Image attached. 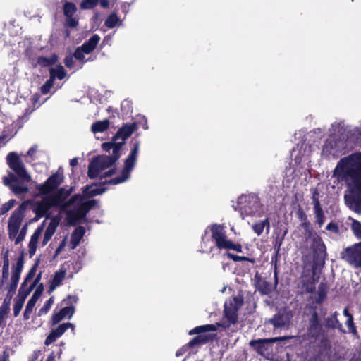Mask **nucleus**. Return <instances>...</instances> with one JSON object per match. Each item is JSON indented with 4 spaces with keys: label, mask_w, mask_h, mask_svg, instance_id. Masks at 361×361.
Instances as JSON below:
<instances>
[{
    "label": "nucleus",
    "mask_w": 361,
    "mask_h": 361,
    "mask_svg": "<svg viewBox=\"0 0 361 361\" xmlns=\"http://www.w3.org/2000/svg\"><path fill=\"white\" fill-rule=\"evenodd\" d=\"M35 276V274L34 275ZM35 276H33L29 281V283H30V285L28 288L27 290H25V291H29V293H30V291L35 288V286H37V284L39 283V281H40V279H41V274H39L37 275V276L35 279V280L33 281H32V279L34 278ZM28 283V282L25 284V286Z\"/></svg>",
    "instance_id": "obj_48"
},
{
    "label": "nucleus",
    "mask_w": 361,
    "mask_h": 361,
    "mask_svg": "<svg viewBox=\"0 0 361 361\" xmlns=\"http://www.w3.org/2000/svg\"><path fill=\"white\" fill-rule=\"evenodd\" d=\"M112 174L111 170H109L108 172L105 173L106 176H109Z\"/></svg>",
    "instance_id": "obj_64"
},
{
    "label": "nucleus",
    "mask_w": 361,
    "mask_h": 361,
    "mask_svg": "<svg viewBox=\"0 0 361 361\" xmlns=\"http://www.w3.org/2000/svg\"><path fill=\"white\" fill-rule=\"evenodd\" d=\"M242 305V300L238 298H233L225 302L224 317L226 322L224 327H229L231 325L236 323L238 319V310Z\"/></svg>",
    "instance_id": "obj_12"
},
{
    "label": "nucleus",
    "mask_w": 361,
    "mask_h": 361,
    "mask_svg": "<svg viewBox=\"0 0 361 361\" xmlns=\"http://www.w3.org/2000/svg\"><path fill=\"white\" fill-rule=\"evenodd\" d=\"M118 159V155L99 156L93 159L88 166L89 177L91 178L98 177L102 171L110 167Z\"/></svg>",
    "instance_id": "obj_9"
},
{
    "label": "nucleus",
    "mask_w": 361,
    "mask_h": 361,
    "mask_svg": "<svg viewBox=\"0 0 361 361\" xmlns=\"http://www.w3.org/2000/svg\"><path fill=\"white\" fill-rule=\"evenodd\" d=\"M66 238H65L61 241V243H60V245L57 247V249H56V250L55 252V255H58L59 254H60L63 250V249L66 247Z\"/></svg>",
    "instance_id": "obj_53"
},
{
    "label": "nucleus",
    "mask_w": 361,
    "mask_h": 361,
    "mask_svg": "<svg viewBox=\"0 0 361 361\" xmlns=\"http://www.w3.org/2000/svg\"><path fill=\"white\" fill-rule=\"evenodd\" d=\"M37 269L36 267L34 266L29 271L24 282L22 283L21 287L19 290L18 294L14 300L13 304V315L14 317H18L20 314L23 306L24 305L25 300L27 296L29 295V291H25V284L30 281V280L34 276L35 274H36Z\"/></svg>",
    "instance_id": "obj_13"
},
{
    "label": "nucleus",
    "mask_w": 361,
    "mask_h": 361,
    "mask_svg": "<svg viewBox=\"0 0 361 361\" xmlns=\"http://www.w3.org/2000/svg\"><path fill=\"white\" fill-rule=\"evenodd\" d=\"M326 230L334 233H338L339 232V228L338 225L334 223H329L326 226Z\"/></svg>",
    "instance_id": "obj_51"
},
{
    "label": "nucleus",
    "mask_w": 361,
    "mask_h": 361,
    "mask_svg": "<svg viewBox=\"0 0 361 361\" xmlns=\"http://www.w3.org/2000/svg\"><path fill=\"white\" fill-rule=\"evenodd\" d=\"M201 341H202V339H201L200 336L195 337V338H193L191 341H190L188 343V345L183 346L181 349L178 350L176 352V355L177 357H180V356L183 355L189 348H191V347L200 343Z\"/></svg>",
    "instance_id": "obj_33"
},
{
    "label": "nucleus",
    "mask_w": 361,
    "mask_h": 361,
    "mask_svg": "<svg viewBox=\"0 0 361 361\" xmlns=\"http://www.w3.org/2000/svg\"><path fill=\"white\" fill-rule=\"evenodd\" d=\"M238 204L243 218L245 216L261 217L264 214V208L256 195H242L238 199Z\"/></svg>",
    "instance_id": "obj_6"
},
{
    "label": "nucleus",
    "mask_w": 361,
    "mask_h": 361,
    "mask_svg": "<svg viewBox=\"0 0 361 361\" xmlns=\"http://www.w3.org/2000/svg\"><path fill=\"white\" fill-rule=\"evenodd\" d=\"M321 329V325L316 312H314L310 319L309 332L312 336H317Z\"/></svg>",
    "instance_id": "obj_25"
},
{
    "label": "nucleus",
    "mask_w": 361,
    "mask_h": 361,
    "mask_svg": "<svg viewBox=\"0 0 361 361\" xmlns=\"http://www.w3.org/2000/svg\"><path fill=\"white\" fill-rule=\"evenodd\" d=\"M9 275V259L7 255L4 257L3 268H2V277L7 279Z\"/></svg>",
    "instance_id": "obj_40"
},
{
    "label": "nucleus",
    "mask_w": 361,
    "mask_h": 361,
    "mask_svg": "<svg viewBox=\"0 0 361 361\" xmlns=\"http://www.w3.org/2000/svg\"><path fill=\"white\" fill-rule=\"evenodd\" d=\"M119 23V19L116 14L110 15L105 21V25L109 28H113Z\"/></svg>",
    "instance_id": "obj_38"
},
{
    "label": "nucleus",
    "mask_w": 361,
    "mask_h": 361,
    "mask_svg": "<svg viewBox=\"0 0 361 361\" xmlns=\"http://www.w3.org/2000/svg\"><path fill=\"white\" fill-rule=\"evenodd\" d=\"M136 128L137 125L135 123L125 125L114 135L116 140H118L120 143L123 145L126 140L133 134Z\"/></svg>",
    "instance_id": "obj_21"
},
{
    "label": "nucleus",
    "mask_w": 361,
    "mask_h": 361,
    "mask_svg": "<svg viewBox=\"0 0 361 361\" xmlns=\"http://www.w3.org/2000/svg\"><path fill=\"white\" fill-rule=\"evenodd\" d=\"M36 152V148L32 147L27 152V156L32 157Z\"/></svg>",
    "instance_id": "obj_58"
},
{
    "label": "nucleus",
    "mask_w": 361,
    "mask_h": 361,
    "mask_svg": "<svg viewBox=\"0 0 361 361\" xmlns=\"http://www.w3.org/2000/svg\"><path fill=\"white\" fill-rule=\"evenodd\" d=\"M9 167L24 181H30V176L27 173L23 161L15 152H10L6 157Z\"/></svg>",
    "instance_id": "obj_14"
},
{
    "label": "nucleus",
    "mask_w": 361,
    "mask_h": 361,
    "mask_svg": "<svg viewBox=\"0 0 361 361\" xmlns=\"http://www.w3.org/2000/svg\"><path fill=\"white\" fill-rule=\"evenodd\" d=\"M318 297L316 298V302H318V303H320L322 302L324 298H326V292L324 289L322 288H319V290H318Z\"/></svg>",
    "instance_id": "obj_52"
},
{
    "label": "nucleus",
    "mask_w": 361,
    "mask_h": 361,
    "mask_svg": "<svg viewBox=\"0 0 361 361\" xmlns=\"http://www.w3.org/2000/svg\"><path fill=\"white\" fill-rule=\"evenodd\" d=\"M98 3V0H82L80 7L83 9H90L94 7Z\"/></svg>",
    "instance_id": "obj_42"
},
{
    "label": "nucleus",
    "mask_w": 361,
    "mask_h": 361,
    "mask_svg": "<svg viewBox=\"0 0 361 361\" xmlns=\"http://www.w3.org/2000/svg\"><path fill=\"white\" fill-rule=\"evenodd\" d=\"M338 312H335L331 319L328 321L327 322V324L328 326H331V327H334V328H336L337 326V324H338V322L337 320V316H338Z\"/></svg>",
    "instance_id": "obj_49"
},
{
    "label": "nucleus",
    "mask_w": 361,
    "mask_h": 361,
    "mask_svg": "<svg viewBox=\"0 0 361 361\" xmlns=\"http://www.w3.org/2000/svg\"><path fill=\"white\" fill-rule=\"evenodd\" d=\"M252 228L257 235H260L264 230H266L267 233H268L270 230L269 218L266 217L263 220L254 223L252 225Z\"/></svg>",
    "instance_id": "obj_24"
},
{
    "label": "nucleus",
    "mask_w": 361,
    "mask_h": 361,
    "mask_svg": "<svg viewBox=\"0 0 361 361\" xmlns=\"http://www.w3.org/2000/svg\"><path fill=\"white\" fill-rule=\"evenodd\" d=\"M85 233V229L82 226H78L75 229L71 235V249H75L80 243L82 238Z\"/></svg>",
    "instance_id": "obj_27"
},
{
    "label": "nucleus",
    "mask_w": 361,
    "mask_h": 361,
    "mask_svg": "<svg viewBox=\"0 0 361 361\" xmlns=\"http://www.w3.org/2000/svg\"><path fill=\"white\" fill-rule=\"evenodd\" d=\"M24 262L23 258L20 257L18 259L16 264L13 267L12 274L11 278V281L13 283H18L20 274L22 272L23 268Z\"/></svg>",
    "instance_id": "obj_26"
},
{
    "label": "nucleus",
    "mask_w": 361,
    "mask_h": 361,
    "mask_svg": "<svg viewBox=\"0 0 361 361\" xmlns=\"http://www.w3.org/2000/svg\"><path fill=\"white\" fill-rule=\"evenodd\" d=\"M18 283H13L12 281L10 282L9 284V291L10 292H14L17 288Z\"/></svg>",
    "instance_id": "obj_56"
},
{
    "label": "nucleus",
    "mask_w": 361,
    "mask_h": 361,
    "mask_svg": "<svg viewBox=\"0 0 361 361\" xmlns=\"http://www.w3.org/2000/svg\"><path fill=\"white\" fill-rule=\"evenodd\" d=\"M25 208L23 205L15 209L8 222V234L11 240L13 241L15 245L20 244L24 239L27 233V225L22 226L24 218Z\"/></svg>",
    "instance_id": "obj_3"
},
{
    "label": "nucleus",
    "mask_w": 361,
    "mask_h": 361,
    "mask_svg": "<svg viewBox=\"0 0 361 361\" xmlns=\"http://www.w3.org/2000/svg\"><path fill=\"white\" fill-rule=\"evenodd\" d=\"M333 178L337 183H343L347 188L345 195L347 206L357 214H361V152L343 157L337 163L333 171Z\"/></svg>",
    "instance_id": "obj_1"
},
{
    "label": "nucleus",
    "mask_w": 361,
    "mask_h": 361,
    "mask_svg": "<svg viewBox=\"0 0 361 361\" xmlns=\"http://www.w3.org/2000/svg\"><path fill=\"white\" fill-rule=\"evenodd\" d=\"M53 303H54V298L51 297L46 302V303L44 305V306L39 310L38 315L42 316L43 314H47L49 312V310H50Z\"/></svg>",
    "instance_id": "obj_41"
},
{
    "label": "nucleus",
    "mask_w": 361,
    "mask_h": 361,
    "mask_svg": "<svg viewBox=\"0 0 361 361\" xmlns=\"http://www.w3.org/2000/svg\"><path fill=\"white\" fill-rule=\"evenodd\" d=\"M15 203H16V201L14 200H10L7 202L4 203L2 205L1 214H4L8 212L10 209H11L13 207Z\"/></svg>",
    "instance_id": "obj_44"
},
{
    "label": "nucleus",
    "mask_w": 361,
    "mask_h": 361,
    "mask_svg": "<svg viewBox=\"0 0 361 361\" xmlns=\"http://www.w3.org/2000/svg\"><path fill=\"white\" fill-rule=\"evenodd\" d=\"M269 291V288L265 287L264 289L262 290L263 294H267Z\"/></svg>",
    "instance_id": "obj_63"
},
{
    "label": "nucleus",
    "mask_w": 361,
    "mask_h": 361,
    "mask_svg": "<svg viewBox=\"0 0 361 361\" xmlns=\"http://www.w3.org/2000/svg\"><path fill=\"white\" fill-rule=\"evenodd\" d=\"M54 360H55V359L53 355H49L46 360V361H54Z\"/></svg>",
    "instance_id": "obj_62"
},
{
    "label": "nucleus",
    "mask_w": 361,
    "mask_h": 361,
    "mask_svg": "<svg viewBox=\"0 0 361 361\" xmlns=\"http://www.w3.org/2000/svg\"><path fill=\"white\" fill-rule=\"evenodd\" d=\"M99 1L101 6H102L103 8H107L109 5V0H99Z\"/></svg>",
    "instance_id": "obj_57"
},
{
    "label": "nucleus",
    "mask_w": 361,
    "mask_h": 361,
    "mask_svg": "<svg viewBox=\"0 0 361 361\" xmlns=\"http://www.w3.org/2000/svg\"><path fill=\"white\" fill-rule=\"evenodd\" d=\"M43 292V286L42 284L37 286L33 295L28 300L27 304L26 305L25 310L24 311V319H29L30 317V314L33 311V309L40 298L42 293Z\"/></svg>",
    "instance_id": "obj_20"
},
{
    "label": "nucleus",
    "mask_w": 361,
    "mask_h": 361,
    "mask_svg": "<svg viewBox=\"0 0 361 361\" xmlns=\"http://www.w3.org/2000/svg\"><path fill=\"white\" fill-rule=\"evenodd\" d=\"M293 158L291 165L295 171L302 173V171L307 170L310 160V147L307 145L298 146L293 149L291 153Z\"/></svg>",
    "instance_id": "obj_8"
},
{
    "label": "nucleus",
    "mask_w": 361,
    "mask_h": 361,
    "mask_svg": "<svg viewBox=\"0 0 361 361\" xmlns=\"http://www.w3.org/2000/svg\"><path fill=\"white\" fill-rule=\"evenodd\" d=\"M341 258L354 268L361 267V243H355L343 250Z\"/></svg>",
    "instance_id": "obj_11"
},
{
    "label": "nucleus",
    "mask_w": 361,
    "mask_h": 361,
    "mask_svg": "<svg viewBox=\"0 0 361 361\" xmlns=\"http://www.w3.org/2000/svg\"><path fill=\"white\" fill-rule=\"evenodd\" d=\"M317 222L322 226L324 222V216L319 202H316L314 207Z\"/></svg>",
    "instance_id": "obj_34"
},
{
    "label": "nucleus",
    "mask_w": 361,
    "mask_h": 361,
    "mask_svg": "<svg viewBox=\"0 0 361 361\" xmlns=\"http://www.w3.org/2000/svg\"><path fill=\"white\" fill-rule=\"evenodd\" d=\"M78 164V159L77 158H73L70 161V165L73 167V166H75L76 165Z\"/></svg>",
    "instance_id": "obj_59"
},
{
    "label": "nucleus",
    "mask_w": 361,
    "mask_h": 361,
    "mask_svg": "<svg viewBox=\"0 0 361 361\" xmlns=\"http://www.w3.org/2000/svg\"><path fill=\"white\" fill-rule=\"evenodd\" d=\"M343 314L347 317L348 318H349V317H353L349 312H348V308H345L344 310H343Z\"/></svg>",
    "instance_id": "obj_60"
},
{
    "label": "nucleus",
    "mask_w": 361,
    "mask_h": 361,
    "mask_svg": "<svg viewBox=\"0 0 361 361\" xmlns=\"http://www.w3.org/2000/svg\"><path fill=\"white\" fill-rule=\"evenodd\" d=\"M78 24V20L73 16L66 17V25L70 27H75Z\"/></svg>",
    "instance_id": "obj_50"
},
{
    "label": "nucleus",
    "mask_w": 361,
    "mask_h": 361,
    "mask_svg": "<svg viewBox=\"0 0 361 361\" xmlns=\"http://www.w3.org/2000/svg\"><path fill=\"white\" fill-rule=\"evenodd\" d=\"M50 78L54 82L56 78L59 80L63 79L66 76V72L62 66H58L56 68H51L49 70Z\"/></svg>",
    "instance_id": "obj_30"
},
{
    "label": "nucleus",
    "mask_w": 361,
    "mask_h": 361,
    "mask_svg": "<svg viewBox=\"0 0 361 361\" xmlns=\"http://www.w3.org/2000/svg\"><path fill=\"white\" fill-rule=\"evenodd\" d=\"M306 240L307 245L317 254L319 255L325 252V245L321 237L316 232L310 231Z\"/></svg>",
    "instance_id": "obj_18"
},
{
    "label": "nucleus",
    "mask_w": 361,
    "mask_h": 361,
    "mask_svg": "<svg viewBox=\"0 0 361 361\" xmlns=\"http://www.w3.org/2000/svg\"><path fill=\"white\" fill-rule=\"evenodd\" d=\"M109 126L108 120L99 121L94 123L91 126V130L94 133H102Z\"/></svg>",
    "instance_id": "obj_31"
},
{
    "label": "nucleus",
    "mask_w": 361,
    "mask_h": 361,
    "mask_svg": "<svg viewBox=\"0 0 361 361\" xmlns=\"http://www.w3.org/2000/svg\"><path fill=\"white\" fill-rule=\"evenodd\" d=\"M85 54H86L85 53V50L81 47H79L75 49L74 52V57L80 61L84 63L85 61H86L85 59Z\"/></svg>",
    "instance_id": "obj_43"
},
{
    "label": "nucleus",
    "mask_w": 361,
    "mask_h": 361,
    "mask_svg": "<svg viewBox=\"0 0 361 361\" xmlns=\"http://www.w3.org/2000/svg\"><path fill=\"white\" fill-rule=\"evenodd\" d=\"M56 61V57L53 56L50 58L47 57H39L37 60L38 64L42 66H48L54 63Z\"/></svg>",
    "instance_id": "obj_39"
},
{
    "label": "nucleus",
    "mask_w": 361,
    "mask_h": 361,
    "mask_svg": "<svg viewBox=\"0 0 361 361\" xmlns=\"http://www.w3.org/2000/svg\"><path fill=\"white\" fill-rule=\"evenodd\" d=\"M67 195L65 189L61 188L44 197L42 200L37 202L35 207L36 214L40 216H45L51 207L61 204Z\"/></svg>",
    "instance_id": "obj_7"
},
{
    "label": "nucleus",
    "mask_w": 361,
    "mask_h": 361,
    "mask_svg": "<svg viewBox=\"0 0 361 361\" xmlns=\"http://www.w3.org/2000/svg\"><path fill=\"white\" fill-rule=\"evenodd\" d=\"M68 328H71L72 331H74L75 326L73 324L67 322L59 325L56 329L52 330L54 331L55 334H56V336L60 338Z\"/></svg>",
    "instance_id": "obj_32"
},
{
    "label": "nucleus",
    "mask_w": 361,
    "mask_h": 361,
    "mask_svg": "<svg viewBox=\"0 0 361 361\" xmlns=\"http://www.w3.org/2000/svg\"><path fill=\"white\" fill-rule=\"evenodd\" d=\"M345 324L348 327L349 329H352L353 328V317H349V318H348V319H347V321L345 322Z\"/></svg>",
    "instance_id": "obj_55"
},
{
    "label": "nucleus",
    "mask_w": 361,
    "mask_h": 361,
    "mask_svg": "<svg viewBox=\"0 0 361 361\" xmlns=\"http://www.w3.org/2000/svg\"><path fill=\"white\" fill-rule=\"evenodd\" d=\"M76 12V6L71 2H66L63 5V13L66 17L73 16Z\"/></svg>",
    "instance_id": "obj_36"
},
{
    "label": "nucleus",
    "mask_w": 361,
    "mask_h": 361,
    "mask_svg": "<svg viewBox=\"0 0 361 361\" xmlns=\"http://www.w3.org/2000/svg\"><path fill=\"white\" fill-rule=\"evenodd\" d=\"M37 358V355H33L32 357H30L29 358V361H36Z\"/></svg>",
    "instance_id": "obj_61"
},
{
    "label": "nucleus",
    "mask_w": 361,
    "mask_h": 361,
    "mask_svg": "<svg viewBox=\"0 0 361 361\" xmlns=\"http://www.w3.org/2000/svg\"><path fill=\"white\" fill-rule=\"evenodd\" d=\"M103 186L90 185L86 186L83 190V195H75L73 196L66 203V207H73L66 212V218L70 224L76 225L86 214L96 204L95 200H84V198H89L105 192Z\"/></svg>",
    "instance_id": "obj_2"
},
{
    "label": "nucleus",
    "mask_w": 361,
    "mask_h": 361,
    "mask_svg": "<svg viewBox=\"0 0 361 361\" xmlns=\"http://www.w3.org/2000/svg\"><path fill=\"white\" fill-rule=\"evenodd\" d=\"M74 307L73 306H68L63 307L60 311L52 316V322L54 324H56L61 322L63 319L68 317L70 319L74 314Z\"/></svg>",
    "instance_id": "obj_22"
},
{
    "label": "nucleus",
    "mask_w": 361,
    "mask_h": 361,
    "mask_svg": "<svg viewBox=\"0 0 361 361\" xmlns=\"http://www.w3.org/2000/svg\"><path fill=\"white\" fill-rule=\"evenodd\" d=\"M58 338H59V336H56V334H55L54 331L53 330H51L50 334L47 337V338L44 341V344L47 346H49V345H51V343L55 342L56 341V339H58Z\"/></svg>",
    "instance_id": "obj_45"
},
{
    "label": "nucleus",
    "mask_w": 361,
    "mask_h": 361,
    "mask_svg": "<svg viewBox=\"0 0 361 361\" xmlns=\"http://www.w3.org/2000/svg\"><path fill=\"white\" fill-rule=\"evenodd\" d=\"M44 224L45 221H44L40 226H39L31 236L30 241L28 245V252L30 257L35 255L37 248L39 240L41 238L42 233H44L43 239L42 241V246H44L51 240V237L56 232V230L58 227V221H56L55 219H51L48 226L44 231Z\"/></svg>",
    "instance_id": "obj_5"
},
{
    "label": "nucleus",
    "mask_w": 361,
    "mask_h": 361,
    "mask_svg": "<svg viewBox=\"0 0 361 361\" xmlns=\"http://www.w3.org/2000/svg\"><path fill=\"white\" fill-rule=\"evenodd\" d=\"M226 255L228 256V258L232 259L235 262L245 260V261H250L252 263L254 262L253 259H250V258L246 257L238 256V255H235L229 253V252L226 253Z\"/></svg>",
    "instance_id": "obj_46"
},
{
    "label": "nucleus",
    "mask_w": 361,
    "mask_h": 361,
    "mask_svg": "<svg viewBox=\"0 0 361 361\" xmlns=\"http://www.w3.org/2000/svg\"><path fill=\"white\" fill-rule=\"evenodd\" d=\"M53 85H54V82L52 81V79H49L45 82V84L42 86L41 92L43 94H47Z\"/></svg>",
    "instance_id": "obj_47"
},
{
    "label": "nucleus",
    "mask_w": 361,
    "mask_h": 361,
    "mask_svg": "<svg viewBox=\"0 0 361 361\" xmlns=\"http://www.w3.org/2000/svg\"><path fill=\"white\" fill-rule=\"evenodd\" d=\"M293 317L292 313L286 310H282L276 314L269 322L271 324L275 329H288L290 320Z\"/></svg>",
    "instance_id": "obj_16"
},
{
    "label": "nucleus",
    "mask_w": 361,
    "mask_h": 361,
    "mask_svg": "<svg viewBox=\"0 0 361 361\" xmlns=\"http://www.w3.org/2000/svg\"><path fill=\"white\" fill-rule=\"evenodd\" d=\"M63 181V173L58 171L51 176L43 184L37 185L36 188L42 195H47L56 190Z\"/></svg>",
    "instance_id": "obj_15"
},
{
    "label": "nucleus",
    "mask_w": 361,
    "mask_h": 361,
    "mask_svg": "<svg viewBox=\"0 0 361 361\" xmlns=\"http://www.w3.org/2000/svg\"><path fill=\"white\" fill-rule=\"evenodd\" d=\"M66 270L62 269H59L54 274V278L51 283V290L55 289L56 287L59 286L61 284L63 280L66 277Z\"/></svg>",
    "instance_id": "obj_29"
},
{
    "label": "nucleus",
    "mask_w": 361,
    "mask_h": 361,
    "mask_svg": "<svg viewBox=\"0 0 361 361\" xmlns=\"http://www.w3.org/2000/svg\"><path fill=\"white\" fill-rule=\"evenodd\" d=\"M73 59L72 56H68L65 59L64 63L68 68H72L73 66Z\"/></svg>",
    "instance_id": "obj_54"
},
{
    "label": "nucleus",
    "mask_w": 361,
    "mask_h": 361,
    "mask_svg": "<svg viewBox=\"0 0 361 361\" xmlns=\"http://www.w3.org/2000/svg\"><path fill=\"white\" fill-rule=\"evenodd\" d=\"M286 339V337H276L268 339L252 340L250 346L253 347L259 354L264 355L270 351V344L279 341Z\"/></svg>",
    "instance_id": "obj_17"
},
{
    "label": "nucleus",
    "mask_w": 361,
    "mask_h": 361,
    "mask_svg": "<svg viewBox=\"0 0 361 361\" xmlns=\"http://www.w3.org/2000/svg\"><path fill=\"white\" fill-rule=\"evenodd\" d=\"M99 40L100 37L98 35H93L81 47L85 50L86 54H89L96 48Z\"/></svg>",
    "instance_id": "obj_28"
},
{
    "label": "nucleus",
    "mask_w": 361,
    "mask_h": 361,
    "mask_svg": "<svg viewBox=\"0 0 361 361\" xmlns=\"http://www.w3.org/2000/svg\"><path fill=\"white\" fill-rule=\"evenodd\" d=\"M210 233L211 238L214 241L216 247L220 250H232L237 252H242L240 244L234 243L228 239L226 235V227L220 224H212L207 227L205 234Z\"/></svg>",
    "instance_id": "obj_4"
},
{
    "label": "nucleus",
    "mask_w": 361,
    "mask_h": 361,
    "mask_svg": "<svg viewBox=\"0 0 361 361\" xmlns=\"http://www.w3.org/2000/svg\"><path fill=\"white\" fill-rule=\"evenodd\" d=\"M351 229L356 238L361 240V223L357 220L353 219Z\"/></svg>",
    "instance_id": "obj_37"
},
{
    "label": "nucleus",
    "mask_w": 361,
    "mask_h": 361,
    "mask_svg": "<svg viewBox=\"0 0 361 361\" xmlns=\"http://www.w3.org/2000/svg\"><path fill=\"white\" fill-rule=\"evenodd\" d=\"M216 326L214 324H207L197 326L190 331V334H200L202 332L214 331Z\"/></svg>",
    "instance_id": "obj_35"
},
{
    "label": "nucleus",
    "mask_w": 361,
    "mask_h": 361,
    "mask_svg": "<svg viewBox=\"0 0 361 361\" xmlns=\"http://www.w3.org/2000/svg\"><path fill=\"white\" fill-rule=\"evenodd\" d=\"M140 143L138 142L134 143L133 148L129 156L126 160L125 166L120 176L112 178L109 180V183L118 184L126 181L130 178V172L135 166L137 161V157L139 152Z\"/></svg>",
    "instance_id": "obj_10"
},
{
    "label": "nucleus",
    "mask_w": 361,
    "mask_h": 361,
    "mask_svg": "<svg viewBox=\"0 0 361 361\" xmlns=\"http://www.w3.org/2000/svg\"><path fill=\"white\" fill-rule=\"evenodd\" d=\"M4 183L6 185H8L12 191L17 195L26 193L28 191V188L26 186L20 184L16 176L13 173H10L8 177L4 178Z\"/></svg>",
    "instance_id": "obj_19"
},
{
    "label": "nucleus",
    "mask_w": 361,
    "mask_h": 361,
    "mask_svg": "<svg viewBox=\"0 0 361 361\" xmlns=\"http://www.w3.org/2000/svg\"><path fill=\"white\" fill-rule=\"evenodd\" d=\"M123 145L120 143L118 140H116L115 136L113 137V140L109 142H104L102 145V148L106 152H109L111 149L113 150L112 155H118L120 157V149Z\"/></svg>",
    "instance_id": "obj_23"
}]
</instances>
